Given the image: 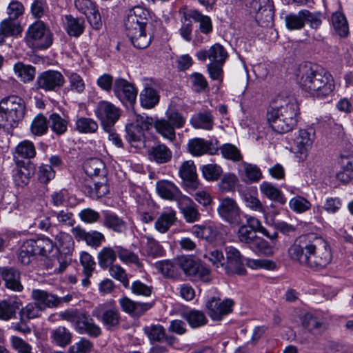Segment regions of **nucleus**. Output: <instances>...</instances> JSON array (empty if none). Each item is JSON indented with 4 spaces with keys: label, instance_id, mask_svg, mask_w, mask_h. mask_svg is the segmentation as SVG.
Segmentation results:
<instances>
[{
    "label": "nucleus",
    "instance_id": "1",
    "mask_svg": "<svg viewBox=\"0 0 353 353\" xmlns=\"http://www.w3.org/2000/svg\"><path fill=\"white\" fill-rule=\"evenodd\" d=\"M288 253L292 260L316 269L326 267L332 259L327 242L314 234L299 237L290 247Z\"/></svg>",
    "mask_w": 353,
    "mask_h": 353
},
{
    "label": "nucleus",
    "instance_id": "2",
    "mask_svg": "<svg viewBox=\"0 0 353 353\" xmlns=\"http://www.w3.org/2000/svg\"><path fill=\"white\" fill-rule=\"evenodd\" d=\"M299 105L293 96L280 94L275 97L267 112V121L278 133H285L297 123Z\"/></svg>",
    "mask_w": 353,
    "mask_h": 353
},
{
    "label": "nucleus",
    "instance_id": "3",
    "mask_svg": "<svg viewBox=\"0 0 353 353\" xmlns=\"http://www.w3.org/2000/svg\"><path fill=\"white\" fill-rule=\"evenodd\" d=\"M297 79L303 90L319 99L330 96L335 87L330 74L311 63L301 65Z\"/></svg>",
    "mask_w": 353,
    "mask_h": 353
},
{
    "label": "nucleus",
    "instance_id": "4",
    "mask_svg": "<svg viewBox=\"0 0 353 353\" xmlns=\"http://www.w3.org/2000/svg\"><path fill=\"white\" fill-rule=\"evenodd\" d=\"M148 21L149 12L141 6H135L129 10L124 18L126 34L137 48H145L151 42V37L145 32Z\"/></svg>",
    "mask_w": 353,
    "mask_h": 353
},
{
    "label": "nucleus",
    "instance_id": "5",
    "mask_svg": "<svg viewBox=\"0 0 353 353\" xmlns=\"http://www.w3.org/2000/svg\"><path fill=\"white\" fill-rule=\"evenodd\" d=\"M23 100L15 95L3 98L0 101V128H14L25 114Z\"/></svg>",
    "mask_w": 353,
    "mask_h": 353
},
{
    "label": "nucleus",
    "instance_id": "6",
    "mask_svg": "<svg viewBox=\"0 0 353 353\" xmlns=\"http://www.w3.org/2000/svg\"><path fill=\"white\" fill-rule=\"evenodd\" d=\"M196 57L201 61L209 59L210 63L208 64L207 68L212 80H219L222 78L223 66L228 58V53L222 45L216 43L208 50H199L196 53Z\"/></svg>",
    "mask_w": 353,
    "mask_h": 353
},
{
    "label": "nucleus",
    "instance_id": "7",
    "mask_svg": "<svg viewBox=\"0 0 353 353\" xmlns=\"http://www.w3.org/2000/svg\"><path fill=\"white\" fill-rule=\"evenodd\" d=\"M26 40L30 47L37 50L46 49L53 41L52 32L41 21H37L30 26Z\"/></svg>",
    "mask_w": 353,
    "mask_h": 353
},
{
    "label": "nucleus",
    "instance_id": "8",
    "mask_svg": "<svg viewBox=\"0 0 353 353\" xmlns=\"http://www.w3.org/2000/svg\"><path fill=\"white\" fill-rule=\"evenodd\" d=\"M217 213L223 221L232 227H238L243 223V213L233 198L226 196L221 199Z\"/></svg>",
    "mask_w": 353,
    "mask_h": 353
},
{
    "label": "nucleus",
    "instance_id": "9",
    "mask_svg": "<svg viewBox=\"0 0 353 353\" xmlns=\"http://www.w3.org/2000/svg\"><path fill=\"white\" fill-rule=\"evenodd\" d=\"M245 6L250 12L254 15L258 24L268 26L272 22L274 17L273 4L270 0H245Z\"/></svg>",
    "mask_w": 353,
    "mask_h": 353
},
{
    "label": "nucleus",
    "instance_id": "10",
    "mask_svg": "<svg viewBox=\"0 0 353 353\" xmlns=\"http://www.w3.org/2000/svg\"><path fill=\"white\" fill-rule=\"evenodd\" d=\"M97 117L101 121L104 130H110L120 117V110L108 101H100L95 110Z\"/></svg>",
    "mask_w": 353,
    "mask_h": 353
},
{
    "label": "nucleus",
    "instance_id": "11",
    "mask_svg": "<svg viewBox=\"0 0 353 353\" xmlns=\"http://www.w3.org/2000/svg\"><path fill=\"white\" fill-rule=\"evenodd\" d=\"M225 254L224 270L226 273L228 274H245L246 270L240 252L236 248L230 246L225 248Z\"/></svg>",
    "mask_w": 353,
    "mask_h": 353
},
{
    "label": "nucleus",
    "instance_id": "12",
    "mask_svg": "<svg viewBox=\"0 0 353 353\" xmlns=\"http://www.w3.org/2000/svg\"><path fill=\"white\" fill-rule=\"evenodd\" d=\"M234 302L231 299L221 301L212 297L206 303L207 313L214 321H220L223 316L232 312Z\"/></svg>",
    "mask_w": 353,
    "mask_h": 353
},
{
    "label": "nucleus",
    "instance_id": "13",
    "mask_svg": "<svg viewBox=\"0 0 353 353\" xmlns=\"http://www.w3.org/2000/svg\"><path fill=\"white\" fill-rule=\"evenodd\" d=\"M115 96L122 102L134 103L137 96V90L133 84L123 78H117L113 84Z\"/></svg>",
    "mask_w": 353,
    "mask_h": 353
},
{
    "label": "nucleus",
    "instance_id": "14",
    "mask_svg": "<svg viewBox=\"0 0 353 353\" xmlns=\"http://www.w3.org/2000/svg\"><path fill=\"white\" fill-rule=\"evenodd\" d=\"M64 83L63 76L57 71L50 70L41 74L37 80L38 88L45 90H54Z\"/></svg>",
    "mask_w": 353,
    "mask_h": 353
},
{
    "label": "nucleus",
    "instance_id": "15",
    "mask_svg": "<svg viewBox=\"0 0 353 353\" xmlns=\"http://www.w3.org/2000/svg\"><path fill=\"white\" fill-rule=\"evenodd\" d=\"M74 329L80 334H87L94 338L101 334V327L95 323L92 318L85 313L79 314Z\"/></svg>",
    "mask_w": 353,
    "mask_h": 353
},
{
    "label": "nucleus",
    "instance_id": "16",
    "mask_svg": "<svg viewBox=\"0 0 353 353\" xmlns=\"http://www.w3.org/2000/svg\"><path fill=\"white\" fill-rule=\"evenodd\" d=\"M92 316L99 319L108 330L118 327L121 321L120 312L116 307L108 309L102 314L100 307H96L92 312Z\"/></svg>",
    "mask_w": 353,
    "mask_h": 353
},
{
    "label": "nucleus",
    "instance_id": "17",
    "mask_svg": "<svg viewBox=\"0 0 353 353\" xmlns=\"http://www.w3.org/2000/svg\"><path fill=\"white\" fill-rule=\"evenodd\" d=\"M314 139V132L312 129L300 130L294 139L296 152L305 157L312 146Z\"/></svg>",
    "mask_w": 353,
    "mask_h": 353
},
{
    "label": "nucleus",
    "instance_id": "18",
    "mask_svg": "<svg viewBox=\"0 0 353 353\" xmlns=\"http://www.w3.org/2000/svg\"><path fill=\"white\" fill-rule=\"evenodd\" d=\"M179 175L184 184L191 189H196L199 185L196 166L192 161L183 162L179 168Z\"/></svg>",
    "mask_w": 353,
    "mask_h": 353
},
{
    "label": "nucleus",
    "instance_id": "19",
    "mask_svg": "<svg viewBox=\"0 0 353 353\" xmlns=\"http://www.w3.org/2000/svg\"><path fill=\"white\" fill-rule=\"evenodd\" d=\"M31 297L43 311L47 308L59 306L58 296L43 290H32Z\"/></svg>",
    "mask_w": 353,
    "mask_h": 353
},
{
    "label": "nucleus",
    "instance_id": "20",
    "mask_svg": "<svg viewBox=\"0 0 353 353\" xmlns=\"http://www.w3.org/2000/svg\"><path fill=\"white\" fill-rule=\"evenodd\" d=\"M301 325L312 335L322 334L327 329V324L312 314L307 313L301 317Z\"/></svg>",
    "mask_w": 353,
    "mask_h": 353
},
{
    "label": "nucleus",
    "instance_id": "21",
    "mask_svg": "<svg viewBox=\"0 0 353 353\" xmlns=\"http://www.w3.org/2000/svg\"><path fill=\"white\" fill-rule=\"evenodd\" d=\"M177 205L187 222L193 223L199 220L200 214L190 198L187 196L180 198Z\"/></svg>",
    "mask_w": 353,
    "mask_h": 353
},
{
    "label": "nucleus",
    "instance_id": "22",
    "mask_svg": "<svg viewBox=\"0 0 353 353\" xmlns=\"http://www.w3.org/2000/svg\"><path fill=\"white\" fill-rule=\"evenodd\" d=\"M0 274L5 281L6 287L14 290L20 292L23 286L20 282V273L14 268H0Z\"/></svg>",
    "mask_w": 353,
    "mask_h": 353
},
{
    "label": "nucleus",
    "instance_id": "23",
    "mask_svg": "<svg viewBox=\"0 0 353 353\" xmlns=\"http://www.w3.org/2000/svg\"><path fill=\"white\" fill-rule=\"evenodd\" d=\"M157 190L161 197L168 200H175L177 203L179 199L183 197L179 189L171 181H160L157 183Z\"/></svg>",
    "mask_w": 353,
    "mask_h": 353
},
{
    "label": "nucleus",
    "instance_id": "24",
    "mask_svg": "<svg viewBox=\"0 0 353 353\" xmlns=\"http://www.w3.org/2000/svg\"><path fill=\"white\" fill-rule=\"evenodd\" d=\"M148 159L157 163L161 164L169 162L172 157V152L164 144H157L148 150Z\"/></svg>",
    "mask_w": 353,
    "mask_h": 353
},
{
    "label": "nucleus",
    "instance_id": "25",
    "mask_svg": "<svg viewBox=\"0 0 353 353\" xmlns=\"http://www.w3.org/2000/svg\"><path fill=\"white\" fill-rule=\"evenodd\" d=\"M27 248L31 250L34 254L46 255L53 248V243L48 238L40 237L37 239L26 241Z\"/></svg>",
    "mask_w": 353,
    "mask_h": 353
},
{
    "label": "nucleus",
    "instance_id": "26",
    "mask_svg": "<svg viewBox=\"0 0 353 353\" xmlns=\"http://www.w3.org/2000/svg\"><path fill=\"white\" fill-rule=\"evenodd\" d=\"M189 152L194 156H201L204 154H213L212 143L201 138H194L189 141L188 144Z\"/></svg>",
    "mask_w": 353,
    "mask_h": 353
},
{
    "label": "nucleus",
    "instance_id": "27",
    "mask_svg": "<svg viewBox=\"0 0 353 353\" xmlns=\"http://www.w3.org/2000/svg\"><path fill=\"white\" fill-rule=\"evenodd\" d=\"M127 139L132 147L141 148L145 146L143 131L133 123L126 126Z\"/></svg>",
    "mask_w": 353,
    "mask_h": 353
},
{
    "label": "nucleus",
    "instance_id": "28",
    "mask_svg": "<svg viewBox=\"0 0 353 353\" xmlns=\"http://www.w3.org/2000/svg\"><path fill=\"white\" fill-rule=\"evenodd\" d=\"M103 225L117 233L124 232L127 228L124 220L114 213L110 212H105L103 213Z\"/></svg>",
    "mask_w": 353,
    "mask_h": 353
},
{
    "label": "nucleus",
    "instance_id": "29",
    "mask_svg": "<svg viewBox=\"0 0 353 353\" xmlns=\"http://www.w3.org/2000/svg\"><path fill=\"white\" fill-rule=\"evenodd\" d=\"M190 123L194 128L211 130L214 125V117L208 111L199 112L192 117Z\"/></svg>",
    "mask_w": 353,
    "mask_h": 353
},
{
    "label": "nucleus",
    "instance_id": "30",
    "mask_svg": "<svg viewBox=\"0 0 353 353\" xmlns=\"http://www.w3.org/2000/svg\"><path fill=\"white\" fill-rule=\"evenodd\" d=\"M83 169L88 176H103L106 174L104 163L98 158L88 159L83 164Z\"/></svg>",
    "mask_w": 353,
    "mask_h": 353
},
{
    "label": "nucleus",
    "instance_id": "31",
    "mask_svg": "<svg viewBox=\"0 0 353 353\" xmlns=\"http://www.w3.org/2000/svg\"><path fill=\"white\" fill-rule=\"evenodd\" d=\"M50 336L53 343L62 347L69 345L72 340V333L68 329L63 326L52 330Z\"/></svg>",
    "mask_w": 353,
    "mask_h": 353
},
{
    "label": "nucleus",
    "instance_id": "32",
    "mask_svg": "<svg viewBox=\"0 0 353 353\" xmlns=\"http://www.w3.org/2000/svg\"><path fill=\"white\" fill-rule=\"evenodd\" d=\"M117 256V246L115 249L111 247H104L98 253V262L99 266L103 269H106L116 261Z\"/></svg>",
    "mask_w": 353,
    "mask_h": 353
},
{
    "label": "nucleus",
    "instance_id": "33",
    "mask_svg": "<svg viewBox=\"0 0 353 353\" xmlns=\"http://www.w3.org/2000/svg\"><path fill=\"white\" fill-rule=\"evenodd\" d=\"M146 242L142 246V252L144 255L152 258L160 257L163 255V248L159 243L153 238L146 236Z\"/></svg>",
    "mask_w": 353,
    "mask_h": 353
},
{
    "label": "nucleus",
    "instance_id": "34",
    "mask_svg": "<svg viewBox=\"0 0 353 353\" xmlns=\"http://www.w3.org/2000/svg\"><path fill=\"white\" fill-rule=\"evenodd\" d=\"M22 30L23 28L17 20L8 18L0 23V32L6 37L18 35Z\"/></svg>",
    "mask_w": 353,
    "mask_h": 353
},
{
    "label": "nucleus",
    "instance_id": "35",
    "mask_svg": "<svg viewBox=\"0 0 353 353\" xmlns=\"http://www.w3.org/2000/svg\"><path fill=\"white\" fill-rule=\"evenodd\" d=\"M65 27L69 35L77 37L83 32L84 20L81 18H74L72 15H66Z\"/></svg>",
    "mask_w": 353,
    "mask_h": 353
},
{
    "label": "nucleus",
    "instance_id": "36",
    "mask_svg": "<svg viewBox=\"0 0 353 353\" xmlns=\"http://www.w3.org/2000/svg\"><path fill=\"white\" fill-rule=\"evenodd\" d=\"M99 128L98 123L89 117H79L75 121V130L82 134L95 133Z\"/></svg>",
    "mask_w": 353,
    "mask_h": 353
},
{
    "label": "nucleus",
    "instance_id": "37",
    "mask_svg": "<svg viewBox=\"0 0 353 353\" xmlns=\"http://www.w3.org/2000/svg\"><path fill=\"white\" fill-rule=\"evenodd\" d=\"M188 15L190 18L199 23V30L203 34H208L212 31V21L208 16L203 15L197 10H191Z\"/></svg>",
    "mask_w": 353,
    "mask_h": 353
},
{
    "label": "nucleus",
    "instance_id": "38",
    "mask_svg": "<svg viewBox=\"0 0 353 353\" xmlns=\"http://www.w3.org/2000/svg\"><path fill=\"white\" fill-rule=\"evenodd\" d=\"M176 265L179 266L185 275L193 276L196 275L199 270V263L188 256H181L176 261Z\"/></svg>",
    "mask_w": 353,
    "mask_h": 353
},
{
    "label": "nucleus",
    "instance_id": "39",
    "mask_svg": "<svg viewBox=\"0 0 353 353\" xmlns=\"http://www.w3.org/2000/svg\"><path fill=\"white\" fill-rule=\"evenodd\" d=\"M242 166L244 172L242 180L245 183H256L262 178L261 171L257 165L243 162Z\"/></svg>",
    "mask_w": 353,
    "mask_h": 353
},
{
    "label": "nucleus",
    "instance_id": "40",
    "mask_svg": "<svg viewBox=\"0 0 353 353\" xmlns=\"http://www.w3.org/2000/svg\"><path fill=\"white\" fill-rule=\"evenodd\" d=\"M176 212L170 210L162 213L155 222V228L161 233L166 232L176 221Z\"/></svg>",
    "mask_w": 353,
    "mask_h": 353
},
{
    "label": "nucleus",
    "instance_id": "41",
    "mask_svg": "<svg viewBox=\"0 0 353 353\" xmlns=\"http://www.w3.org/2000/svg\"><path fill=\"white\" fill-rule=\"evenodd\" d=\"M57 245L61 254H70L74 250V241L71 235L65 232H59L56 236Z\"/></svg>",
    "mask_w": 353,
    "mask_h": 353
},
{
    "label": "nucleus",
    "instance_id": "42",
    "mask_svg": "<svg viewBox=\"0 0 353 353\" xmlns=\"http://www.w3.org/2000/svg\"><path fill=\"white\" fill-rule=\"evenodd\" d=\"M141 104L143 108H152L159 101V95L156 90L147 87L140 94Z\"/></svg>",
    "mask_w": 353,
    "mask_h": 353
},
{
    "label": "nucleus",
    "instance_id": "43",
    "mask_svg": "<svg viewBox=\"0 0 353 353\" xmlns=\"http://www.w3.org/2000/svg\"><path fill=\"white\" fill-rule=\"evenodd\" d=\"M154 127L156 131L163 138L171 141L176 139L175 130L172 124L166 119H157L154 121Z\"/></svg>",
    "mask_w": 353,
    "mask_h": 353
},
{
    "label": "nucleus",
    "instance_id": "44",
    "mask_svg": "<svg viewBox=\"0 0 353 353\" xmlns=\"http://www.w3.org/2000/svg\"><path fill=\"white\" fill-rule=\"evenodd\" d=\"M117 252L119 259L123 263L134 264L139 268L143 267V263L139 256L132 251L121 246H117Z\"/></svg>",
    "mask_w": 353,
    "mask_h": 353
},
{
    "label": "nucleus",
    "instance_id": "45",
    "mask_svg": "<svg viewBox=\"0 0 353 353\" xmlns=\"http://www.w3.org/2000/svg\"><path fill=\"white\" fill-rule=\"evenodd\" d=\"M259 189L261 193L269 199L279 201L281 203L285 202L281 192L272 183L263 181L259 185Z\"/></svg>",
    "mask_w": 353,
    "mask_h": 353
},
{
    "label": "nucleus",
    "instance_id": "46",
    "mask_svg": "<svg viewBox=\"0 0 353 353\" xmlns=\"http://www.w3.org/2000/svg\"><path fill=\"white\" fill-rule=\"evenodd\" d=\"M332 23L336 32L341 37L348 34L349 27L344 14L339 12H334L332 16Z\"/></svg>",
    "mask_w": 353,
    "mask_h": 353
},
{
    "label": "nucleus",
    "instance_id": "47",
    "mask_svg": "<svg viewBox=\"0 0 353 353\" xmlns=\"http://www.w3.org/2000/svg\"><path fill=\"white\" fill-rule=\"evenodd\" d=\"M14 71L17 76L24 83L32 81L35 76V69L30 65L18 62L14 65Z\"/></svg>",
    "mask_w": 353,
    "mask_h": 353
},
{
    "label": "nucleus",
    "instance_id": "48",
    "mask_svg": "<svg viewBox=\"0 0 353 353\" xmlns=\"http://www.w3.org/2000/svg\"><path fill=\"white\" fill-rule=\"evenodd\" d=\"M183 316L192 328L203 326L208 322L205 314L199 310H191L183 313Z\"/></svg>",
    "mask_w": 353,
    "mask_h": 353
},
{
    "label": "nucleus",
    "instance_id": "49",
    "mask_svg": "<svg viewBox=\"0 0 353 353\" xmlns=\"http://www.w3.org/2000/svg\"><path fill=\"white\" fill-rule=\"evenodd\" d=\"M19 308L17 302L14 301H2L0 302V319L8 321L15 316Z\"/></svg>",
    "mask_w": 353,
    "mask_h": 353
},
{
    "label": "nucleus",
    "instance_id": "50",
    "mask_svg": "<svg viewBox=\"0 0 353 353\" xmlns=\"http://www.w3.org/2000/svg\"><path fill=\"white\" fill-rule=\"evenodd\" d=\"M49 123L51 130L58 135L63 134L67 130L68 122L59 114H52L49 117Z\"/></svg>",
    "mask_w": 353,
    "mask_h": 353
},
{
    "label": "nucleus",
    "instance_id": "51",
    "mask_svg": "<svg viewBox=\"0 0 353 353\" xmlns=\"http://www.w3.org/2000/svg\"><path fill=\"white\" fill-rule=\"evenodd\" d=\"M33 172L26 166L17 167L13 174L14 183L18 186H24L29 182Z\"/></svg>",
    "mask_w": 353,
    "mask_h": 353
},
{
    "label": "nucleus",
    "instance_id": "52",
    "mask_svg": "<svg viewBox=\"0 0 353 353\" xmlns=\"http://www.w3.org/2000/svg\"><path fill=\"white\" fill-rule=\"evenodd\" d=\"M16 154L21 158L32 159L35 157L36 150L32 142L23 141L15 149Z\"/></svg>",
    "mask_w": 353,
    "mask_h": 353
},
{
    "label": "nucleus",
    "instance_id": "53",
    "mask_svg": "<svg viewBox=\"0 0 353 353\" xmlns=\"http://www.w3.org/2000/svg\"><path fill=\"white\" fill-rule=\"evenodd\" d=\"M110 275L114 279L120 281L124 288H129L130 283L128 274L123 268L120 265L114 264L109 267Z\"/></svg>",
    "mask_w": 353,
    "mask_h": 353
},
{
    "label": "nucleus",
    "instance_id": "54",
    "mask_svg": "<svg viewBox=\"0 0 353 353\" xmlns=\"http://www.w3.org/2000/svg\"><path fill=\"white\" fill-rule=\"evenodd\" d=\"M256 233L251 229L243 225V223L239 225V228L237 232V237L241 243L249 245L250 247L257 238Z\"/></svg>",
    "mask_w": 353,
    "mask_h": 353
},
{
    "label": "nucleus",
    "instance_id": "55",
    "mask_svg": "<svg viewBox=\"0 0 353 353\" xmlns=\"http://www.w3.org/2000/svg\"><path fill=\"white\" fill-rule=\"evenodd\" d=\"M48 129L47 119L42 114H38L31 124V132L36 136H41L46 134Z\"/></svg>",
    "mask_w": 353,
    "mask_h": 353
},
{
    "label": "nucleus",
    "instance_id": "56",
    "mask_svg": "<svg viewBox=\"0 0 353 353\" xmlns=\"http://www.w3.org/2000/svg\"><path fill=\"white\" fill-rule=\"evenodd\" d=\"M246 265L248 268L254 270L265 269L267 270H274L277 268L276 263L270 259H246Z\"/></svg>",
    "mask_w": 353,
    "mask_h": 353
},
{
    "label": "nucleus",
    "instance_id": "57",
    "mask_svg": "<svg viewBox=\"0 0 353 353\" xmlns=\"http://www.w3.org/2000/svg\"><path fill=\"white\" fill-rule=\"evenodd\" d=\"M51 214L57 219L59 224L71 227L75 223L74 214L68 209L52 211Z\"/></svg>",
    "mask_w": 353,
    "mask_h": 353
},
{
    "label": "nucleus",
    "instance_id": "58",
    "mask_svg": "<svg viewBox=\"0 0 353 353\" xmlns=\"http://www.w3.org/2000/svg\"><path fill=\"white\" fill-rule=\"evenodd\" d=\"M203 177L207 181H216L222 174L223 170L217 164H207L201 169Z\"/></svg>",
    "mask_w": 353,
    "mask_h": 353
},
{
    "label": "nucleus",
    "instance_id": "59",
    "mask_svg": "<svg viewBox=\"0 0 353 353\" xmlns=\"http://www.w3.org/2000/svg\"><path fill=\"white\" fill-rule=\"evenodd\" d=\"M151 341H160L165 337V329L161 325H150L143 328Z\"/></svg>",
    "mask_w": 353,
    "mask_h": 353
},
{
    "label": "nucleus",
    "instance_id": "60",
    "mask_svg": "<svg viewBox=\"0 0 353 353\" xmlns=\"http://www.w3.org/2000/svg\"><path fill=\"white\" fill-rule=\"evenodd\" d=\"M43 311V310L40 308L35 301L30 303L20 311L21 321L37 318L40 316L41 312Z\"/></svg>",
    "mask_w": 353,
    "mask_h": 353
},
{
    "label": "nucleus",
    "instance_id": "61",
    "mask_svg": "<svg viewBox=\"0 0 353 353\" xmlns=\"http://www.w3.org/2000/svg\"><path fill=\"white\" fill-rule=\"evenodd\" d=\"M204 256L211 262L217 271L224 270L225 258L221 251L214 250L206 253Z\"/></svg>",
    "mask_w": 353,
    "mask_h": 353
},
{
    "label": "nucleus",
    "instance_id": "62",
    "mask_svg": "<svg viewBox=\"0 0 353 353\" xmlns=\"http://www.w3.org/2000/svg\"><path fill=\"white\" fill-rule=\"evenodd\" d=\"M10 342L12 348L17 353H34L31 345L19 336H12Z\"/></svg>",
    "mask_w": 353,
    "mask_h": 353
},
{
    "label": "nucleus",
    "instance_id": "63",
    "mask_svg": "<svg viewBox=\"0 0 353 353\" xmlns=\"http://www.w3.org/2000/svg\"><path fill=\"white\" fill-rule=\"evenodd\" d=\"M290 208L298 213H302L308 210L311 207V203L305 198L296 196L290 201Z\"/></svg>",
    "mask_w": 353,
    "mask_h": 353
},
{
    "label": "nucleus",
    "instance_id": "64",
    "mask_svg": "<svg viewBox=\"0 0 353 353\" xmlns=\"http://www.w3.org/2000/svg\"><path fill=\"white\" fill-rule=\"evenodd\" d=\"M222 155L228 159L239 161L242 159L239 150L234 145L228 143L223 145L221 148Z\"/></svg>",
    "mask_w": 353,
    "mask_h": 353
}]
</instances>
